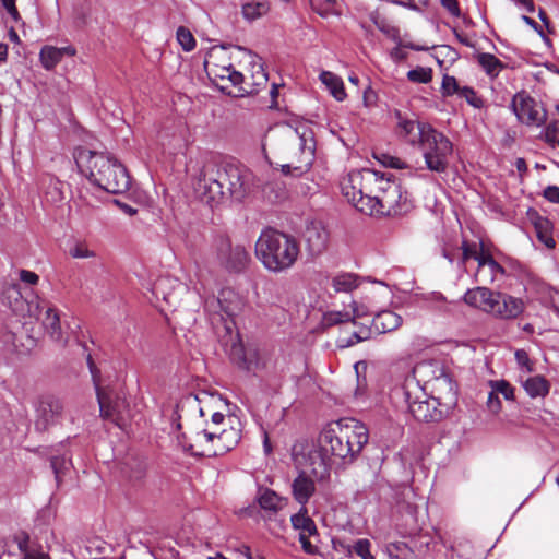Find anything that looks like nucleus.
<instances>
[{
    "instance_id": "nucleus-9",
    "label": "nucleus",
    "mask_w": 559,
    "mask_h": 559,
    "mask_svg": "<svg viewBox=\"0 0 559 559\" xmlns=\"http://www.w3.org/2000/svg\"><path fill=\"white\" fill-rule=\"evenodd\" d=\"M403 394L408 406L409 414L415 420L420 423H433L441 420L443 413L439 409V401L437 399L412 400L407 386H404Z\"/></svg>"
},
{
    "instance_id": "nucleus-18",
    "label": "nucleus",
    "mask_w": 559,
    "mask_h": 559,
    "mask_svg": "<svg viewBox=\"0 0 559 559\" xmlns=\"http://www.w3.org/2000/svg\"><path fill=\"white\" fill-rule=\"evenodd\" d=\"M95 390L102 417L117 423L120 418L124 401L119 397H112L111 394L106 393L100 386H97Z\"/></svg>"
},
{
    "instance_id": "nucleus-61",
    "label": "nucleus",
    "mask_w": 559,
    "mask_h": 559,
    "mask_svg": "<svg viewBox=\"0 0 559 559\" xmlns=\"http://www.w3.org/2000/svg\"><path fill=\"white\" fill-rule=\"evenodd\" d=\"M441 5L453 16H461V9L457 0H441Z\"/></svg>"
},
{
    "instance_id": "nucleus-33",
    "label": "nucleus",
    "mask_w": 559,
    "mask_h": 559,
    "mask_svg": "<svg viewBox=\"0 0 559 559\" xmlns=\"http://www.w3.org/2000/svg\"><path fill=\"white\" fill-rule=\"evenodd\" d=\"M258 502L263 510L276 512L281 509V497L272 489L260 490Z\"/></svg>"
},
{
    "instance_id": "nucleus-51",
    "label": "nucleus",
    "mask_w": 559,
    "mask_h": 559,
    "mask_svg": "<svg viewBox=\"0 0 559 559\" xmlns=\"http://www.w3.org/2000/svg\"><path fill=\"white\" fill-rule=\"evenodd\" d=\"M558 122L557 121H551L549 122L544 131H543V134H542V139L547 143L549 144L551 147H555L556 145V142L558 139V134H559V128H558Z\"/></svg>"
},
{
    "instance_id": "nucleus-59",
    "label": "nucleus",
    "mask_w": 559,
    "mask_h": 559,
    "mask_svg": "<svg viewBox=\"0 0 559 559\" xmlns=\"http://www.w3.org/2000/svg\"><path fill=\"white\" fill-rule=\"evenodd\" d=\"M514 356L520 367H524L527 369V371H532L531 360L526 350L516 349Z\"/></svg>"
},
{
    "instance_id": "nucleus-44",
    "label": "nucleus",
    "mask_w": 559,
    "mask_h": 559,
    "mask_svg": "<svg viewBox=\"0 0 559 559\" xmlns=\"http://www.w3.org/2000/svg\"><path fill=\"white\" fill-rule=\"evenodd\" d=\"M400 183L395 180L394 175L389 173H381L378 171V180L377 182H373V186H376L377 193L376 194H383L384 191L390 190L389 186H399Z\"/></svg>"
},
{
    "instance_id": "nucleus-3",
    "label": "nucleus",
    "mask_w": 559,
    "mask_h": 559,
    "mask_svg": "<svg viewBox=\"0 0 559 559\" xmlns=\"http://www.w3.org/2000/svg\"><path fill=\"white\" fill-rule=\"evenodd\" d=\"M368 440V429L362 424L353 428L342 427L338 423L325 427L319 435L317 450L324 473H329L333 460L353 463Z\"/></svg>"
},
{
    "instance_id": "nucleus-16",
    "label": "nucleus",
    "mask_w": 559,
    "mask_h": 559,
    "mask_svg": "<svg viewBox=\"0 0 559 559\" xmlns=\"http://www.w3.org/2000/svg\"><path fill=\"white\" fill-rule=\"evenodd\" d=\"M498 293L499 292H493L487 287L477 286L467 289L463 296V300L466 305L491 314Z\"/></svg>"
},
{
    "instance_id": "nucleus-47",
    "label": "nucleus",
    "mask_w": 559,
    "mask_h": 559,
    "mask_svg": "<svg viewBox=\"0 0 559 559\" xmlns=\"http://www.w3.org/2000/svg\"><path fill=\"white\" fill-rule=\"evenodd\" d=\"M490 385L497 392L498 395L501 394L507 401L514 400V388L508 381H490Z\"/></svg>"
},
{
    "instance_id": "nucleus-32",
    "label": "nucleus",
    "mask_w": 559,
    "mask_h": 559,
    "mask_svg": "<svg viewBox=\"0 0 559 559\" xmlns=\"http://www.w3.org/2000/svg\"><path fill=\"white\" fill-rule=\"evenodd\" d=\"M371 542L367 538H359L355 540L352 545H347L345 547L346 549V556L353 557L356 555L357 557L361 559H376L374 556L371 554Z\"/></svg>"
},
{
    "instance_id": "nucleus-22",
    "label": "nucleus",
    "mask_w": 559,
    "mask_h": 559,
    "mask_svg": "<svg viewBox=\"0 0 559 559\" xmlns=\"http://www.w3.org/2000/svg\"><path fill=\"white\" fill-rule=\"evenodd\" d=\"M285 361L276 359L274 361L273 370H266L265 374L261 378V386L269 394H277L284 383Z\"/></svg>"
},
{
    "instance_id": "nucleus-6",
    "label": "nucleus",
    "mask_w": 559,
    "mask_h": 559,
    "mask_svg": "<svg viewBox=\"0 0 559 559\" xmlns=\"http://www.w3.org/2000/svg\"><path fill=\"white\" fill-rule=\"evenodd\" d=\"M299 138L300 155L296 163L283 164L281 171L284 176L300 177L310 170L316 158V140L311 128L301 126L295 129Z\"/></svg>"
},
{
    "instance_id": "nucleus-48",
    "label": "nucleus",
    "mask_w": 559,
    "mask_h": 559,
    "mask_svg": "<svg viewBox=\"0 0 559 559\" xmlns=\"http://www.w3.org/2000/svg\"><path fill=\"white\" fill-rule=\"evenodd\" d=\"M373 157L378 159L384 167L393 169H403L406 167L405 163L402 159L386 153H374Z\"/></svg>"
},
{
    "instance_id": "nucleus-60",
    "label": "nucleus",
    "mask_w": 559,
    "mask_h": 559,
    "mask_svg": "<svg viewBox=\"0 0 559 559\" xmlns=\"http://www.w3.org/2000/svg\"><path fill=\"white\" fill-rule=\"evenodd\" d=\"M487 406L492 413H498L501 409V401L493 389L488 394Z\"/></svg>"
},
{
    "instance_id": "nucleus-38",
    "label": "nucleus",
    "mask_w": 559,
    "mask_h": 559,
    "mask_svg": "<svg viewBox=\"0 0 559 559\" xmlns=\"http://www.w3.org/2000/svg\"><path fill=\"white\" fill-rule=\"evenodd\" d=\"M380 31L384 33L389 38H391L397 46H404V48H408L415 51H425L428 49L425 46L416 45L413 43L403 44L400 36V29L395 26L380 27Z\"/></svg>"
},
{
    "instance_id": "nucleus-1",
    "label": "nucleus",
    "mask_w": 559,
    "mask_h": 559,
    "mask_svg": "<svg viewBox=\"0 0 559 559\" xmlns=\"http://www.w3.org/2000/svg\"><path fill=\"white\" fill-rule=\"evenodd\" d=\"M251 173L236 163H206L199 173L195 191L210 206L224 199L242 202L250 192Z\"/></svg>"
},
{
    "instance_id": "nucleus-34",
    "label": "nucleus",
    "mask_w": 559,
    "mask_h": 559,
    "mask_svg": "<svg viewBox=\"0 0 559 559\" xmlns=\"http://www.w3.org/2000/svg\"><path fill=\"white\" fill-rule=\"evenodd\" d=\"M332 286L337 293H349L358 287L357 276L350 273H344L332 280Z\"/></svg>"
},
{
    "instance_id": "nucleus-52",
    "label": "nucleus",
    "mask_w": 559,
    "mask_h": 559,
    "mask_svg": "<svg viewBox=\"0 0 559 559\" xmlns=\"http://www.w3.org/2000/svg\"><path fill=\"white\" fill-rule=\"evenodd\" d=\"M223 71L227 74H219L222 80L227 78L235 87H238V90L242 87L241 84L245 81V76L241 72L235 70L231 64H229L227 68H223Z\"/></svg>"
},
{
    "instance_id": "nucleus-7",
    "label": "nucleus",
    "mask_w": 559,
    "mask_h": 559,
    "mask_svg": "<svg viewBox=\"0 0 559 559\" xmlns=\"http://www.w3.org/2000/svg\"><path fill=\"white\" fill-rule=\"evenodd\" d=\"M510 109L521 123L535 127L546 124L547 110L524 90L513 95Z\"/></svg>"
},
{
    "instance_id": "nucleus-58",
    "label": "nucleus",
    "mask_w": 559,
    "mask_h": 559,
    "mask_svg": "<svg viewBox=\"0 0 559 559\" xmlns=\"http://www.w3.org/2000/svg\"><path fill=\"white\" fill-rule=\"evenodd\" d=\"M205 307L207 309H213L215 312L217 309H219L221 312L224 314L230 317L233 312L228 309V307H225L221 300V298H212L211 300H207L205 304Z\"/></svg>"
},
{
    "instance_id": "nucleus-36",
    "label": "nucleus",
    "mask_w": 559,
    "mask_h": 559,
    "mask_svg": "<svg viewBox=\"0 0 559 559\" xmlns=\"http://www.w3.org/2000/svg\"><path fill=\"white\" fill-rule=\"evenodd\" d=\"M412 209L413 204L412 201L408 199L407 191L401 188L396 197L394 209H390L388 216H400L408 213Z\"/></svg>"
},
{
    "instance_id": "nucleus-2",
    "label": "nucleus",
    "mask_w": 559,
    "mask_h": 559,
    "mask_svg": "<svg viewBox=\"0 0 559 559\" xmlns=\"http://www.w3.org/2000/svg\"><path fill=\"white\" fill-rule=\"evenodd\" d=\"M74 158L80 171L92 185L111 194L129 190L131 179L128 170L111 154L80 147Z\"/></svg>"
},
{
    "instance_id": "nucleus-20",
    "label": "nucleus",
    "mask_w": 559,
    "mask_h": 559,
    "mask_svg": "<svg viewBox=\"0 0 559 559\" xmlns=\"http://www.w3.org/2000/svg\"><path fill=\"white\" fill-rule=\"evenodd\" d=\"M13 542L17 545L23 559H49L48 555L43 551L41 546L32 540L29 534L25 531L15 533Z\"/></svg>"
},
{
    "instance_id": "nucleus-19",
    "label": "nucleus",
    "mask_w": 559,
    "mask_h": 559,
    "mask_svg": "<svg viewBox=\"0 0 559 559\" xmlns=\"http://www.w3.org/2000/svg\"><path fill=\"white\" fill-rule=\"evenodd\" d=\"M314 492V480L304 471H301L292 484V493L295 501L298 502L301 507H306Z\"/></svg>"
},
{
    "instance_id": "nucleus-42",
    "label": "nucleus",
    "mask_w": 559,
    "mask_h": 559,
    "mask_svg": "<svg viewBox=\"0 0 559 559\" xmlns=\"http://www.w3.org/2000/svg\"><path fill=\"white\" fill-rule=\"evenodd\" d=\"M15 349V334L7 328L0 326V355L13 353Z\"/></svg>"
},
{
    "instance_id": "nucleus-14",
    "label": "nucleus",
    "mask_w": 559,
    "mask_h": 559,
    "mask_svg": "<svg viewBox=\"0 0 559 559\" xmlns=\"http://www.w3.org/2000/svg\"><path fill=\"white\" fill-rule=\"evenodd\" d=\"M524 309L525 304L521 298L499 292L491 314L502 320H512L519 318Z\"/></svg>"
},
{
    "instance_id": "nucleus-23",
    "label": "nucleus",
    "mask_w": 559,
    "mask_h": 559,
    "mask_svg": "<svg viewBox=\"0 0 559 559\" xmlns=\"http://www.w3.org/2000/svg\"><path fill=\"white\" fill-rule=\"evenodd\" d=\"M290 523L299 534L319 535L316 522L308 515L307 507H300L299 511L290 516Z\"/></svg>"
},
{
    "instance_id": "nucleus-10",
    "label": "nucleus",
    "mask_w": 559,
    "mask_h": 559,
    "mask_svg": "<svg viewBox=\"0 0 559 559\" xmlns=\"http://www.w3.org/2000/svg\"><path fill=\"white\" fill-rule=\"evenodd\" d=\"M63 404L58 397L53 395L40 397L36 407L35 429L44 432L56 425L61 418Z\"/></svg>"
},
{
    "instance_id": "nucleus-55",
    "label": "nucleus",
    "mask_w": 559,
    "mask_h": 559,
    "mask_svg": "<svg viewBox=\"0 0 559 559\" xmlns=\"http://www.w3.org/2000/svg\"><path fill=\"white\" fill-rule=\"evenodd\" d=\"M475 255H477L476 243L469 245L467 241L464 240L462 242V255H461V259H460L459 263L462 266H464L465 262L468 259H474L475 260Z\"/></svg>"
},
{
    "instance_id": "nucleus-41",
    "label": "nucleus",
    "mask_w": 559,
    "mask_h": 559,
    "mask_svg": "<svg viewBox=\"0 0 559 559\" xmlns=\"http://www.w3.org/2000/svg\"><path fill=\"white\" fill-rule=\"evenodd\" d=\"M176 37L178 40V44L181 46V48L189 52L192 51L195 48V39L192 35V33L185 26H179L176 32Z\"/></svg>"
},
{
    "instance_id": "nucleus-43",
    "label": "nucleus",
    "mask_w": 559,
    "mask_h": 559,
    "mask_svg": "<svg viewBox=\"0 0 559 559\" xmlns=\"http://www.w3.org/2000/svg\"><path fill=\"white\" fill-rule=\"evenodd\" d=\"M406 76L413 83L427 84L432 80V69L416 67L415 69L409 70Z\"/></svg>"
},
{
    "instance_id": "nucleus-27",
    "label": "nucleus",
    "mask_w": 559,
    "mask_h": 559,
    "mask_svg": "<svg viewBox=\"0 0 559 559\" xmlns=\"http://www.w3.org/2000/svg\"><path fill=\"white\" fill-rule=\"evenodd\" d=\"M319 78L337 102H343L346 98L344 82L338 75L330 71H322Z\"/></svg>"
},
{
    "instance_id": "nucleus-24",
    "label": "nucleus",
    "mask_w": 559,
    "mask_h": 559,
    "mask_svg": "<svg viewBox=\"0 0 559 559\" xmlns=\"http://www.w3.org/2000/svg\"><path fill=\"white\" fill-rule=\"evenodd\" d=\"M522 386L531 399L546 397L550 391V382L540 374L527 378Z\"/></svg>"
},
{
    "instance_id": "nucleus-13",
    "label": "nucleus",
    "mask_w": 559,
    "mask_h": 559,
    "mask_svg": "<svg viewBox=\"0 0 559 559\" xmlns=\"http://www.w3.org/2000/svg\"><path fill=\"white\" fill-rule=\"evenodd\" d=\"M304 238L308 252L311 255H319L328 247L329 231L321 222L312 221L307 224Z\"/></svg>"
},
{
    "instance_id": "nucleus-45",
    "label": "nucleus",
    "mask_w": 559,
    "mask_h": 559,
    "mask_svg": "<svg viewBox=\"0 0 559 559\" xmlns=\"http://www.w3.org/2000/svg\"><path fill=\"white\" fill-rule=\"evenodd\" d=\"M462 87L459 85L456 79L452 75L444 74L441 83V94L444 97L452 96L461 93Z\"/></svg>"
},
{
    "instance_id": "nucleus-12",
    "label": "nucleus",
    "mask_w": 559,
    "mask_h": 559,
    "mask_svg": "<svg viewBox=\"0 0 559 559\" xmlns=\"http://www.w3.org/2000/svg\"><path fill=\"white\" fill-rule=\"evenodd\" d=\"M230 360L239 369L247 372H255L257 370H266V364L262 361L258 350H247L241 344H234L230 350Z\"/></svg>"
},
{
    "instance_id": "nucleus-8",
    "label": "nucleus",
    "mask_w": 559,
    "mask_h": 559,
    "mask_svg": "<svg viewBox=\"0 0 559 559\" xmlns=\"http://www.w3.org/2000/svg\"><path fill=\"white\" fill-rule=\"evenodd\" d=\"M217 259L228 272L240 273L250 262V254L243 246H231L228 238H221L217 243Z\"/></svg>"
},
{
    "instance_id": "nucleus-63",
    "label": "nucleus",
    "mask_w": 559,
    "mask_h": 559,
    "mask_svg": "<svg viewBox=\"0 0 559 559\" xmlns=\"http://www.w3.org/2000/svg\"><path fill=\"white\" fill-rule=\"evenodd\" d=\"M19 277L20 281L28 285H36L39 282V276L35 272L28 270H21L19 272Z\"/></svg>"
},
{
    "instance_id": "nucleus-40",
    "label": "nucleus",
    "mask_w": 559,
    "mask_h": 559,
    "mask_svg": "<svg viewBox=\"0 0 559 559\" xmlns=\"http://www.w3.org/2000/svg\"><path fill=\"white\" fill-rule=\"evenodd\" d=\"M390 559H411L413 550L404 542L390 543L386 547Z\"/></svg>"
},
{
    "instance_id": "nucleus-25",
    "label": "nucleus",
    "mask_w": 559,
    "mask_h": 559,
    "mask_svg": "<svg viewBox=\"0 0 559 559\" xmlns=\"http://www.w3.org/2000/svg\"><path fill=\"white\" fill-rule=\"evenodd\" d=\"M402 321V317L395 312L383 310L373 318L372 324L379 333H388L396 330Z\"/></svg>"
},
{
    "instance_id": "nucleus-53",
    "label": "nucleus",
    "mask_w": 559,
    "mask_h": 559,
    "mask_svg": "<svg viewBox=\"0 0 559 559\" xmlns=\"http://www.w3.org/2000/svg\"><path fill=\"white\" fill-rule=\"evenodd\" d=\"M177 440H178L179 445H181L185 453H187L191 456H194V457H204L205 456L204 452H195L193 450V444L187 442L186 433H183V432L178 433Z\"/></svg>"
},
{
    "instance_id": "nucleus-26",
    "label": "nucleus",
    "mask_w": 559,
    "mask_h": 559,
    "mask_svg": "<svg viewBox=\"0 0 559 559\" xmlns=\"http://www.w3.org/2000/svg\"><path fill=\"white\" fill-rule=\"evenodd\" d=\"M1 301L13 312L22 310L24 306V299L22 297L20 284L11 283L4 285L1 292Z\"/></svg>"
},
{
    "instance_id": "nucleus-56",
    "label": "nucleus",
    "mask_w": 559,
    "mask_h": 559,
    "mask_svg": "<svg viewBox=\"0 0 559 559\" xmlns=\"http://www.w3.org/2000/svg\"><path fill=\"white\" fill-rule=\"evenodd\" d=\"M86 364H87L90 373L92 376V380H93L94 386H95V389H97V386H100L99 385L100 370L97 368V366L94 362L93 357H92L91 354H87V356H86Z\"/></svg>"
},
{
    "instance_id": "nucleus-39",
    "label": "nucleus",
    "mask_w": 559,
    "mask_h": 559,
    "mask_svg": "<svg viewBox=\"0 0 559 559\" xmlns=\"http://www.w3.org/2000/svg\"><path fill=\"white\" fill-rule=\"evenodd\" d=\"M201 433L204 435V437H205L207 442H213L215 440L216 441H222L227 435H233V440H231L230 444H224L223 445V449L225 451L231 450L234 448V445L240 439V436H239L238 431H236L234 429L223 430L221 433L210 432V431L204 429Z\"/></svg>"
},
{
    "instance_id": "nucleus-17",
    "label": "nucleus",
    "mask_w": 559,
    "mask_h": 559,
    "mask_svg": "<svg viewBox=\"0 0 559 559\" xmlns=\"http://www.w3.org/2000/svg\"><path fill=\"white\" fill-rule=\"evenodd\" d=\"M527 215L534 226L538 241L548 249L555 248L556 241L552 236L554 225L550 219L532 209L528 210Z\"/></svg>"
},
{
    "instance_id": "nucleus-31",
    "label": "nucleus",
    "mask_w": 559,
    "mask_h": 559,
    "mask_svg": "<svg viewBox=\"0 0 559 559\" xmlns=\"http://www.w3.org/2000/svg\"><path fill=\"white\" fill-rule=\"evenodd\" d=\"M357 318H361V314L358 312V305L356 301L352 302V312L334 311V312H329L325 316V320L330 325H335V324L345 323V322H353L354 324H356Z\"/></svg>"
},
{
    "instance_id": "nucleus-11",
    "label": "nucleus",
    "mask_w": 559,
    "mask_h": 559,
    "mask_svg": "<svg viewBox=\"0 0 559 559\" xmlns=\"http://www.w3.org/2000/svg\"><path fill=\"white\" fill-rule=\"evenodd\" d=\"M350 182L359 190L358 204L356 209L360 211V206H369L368 197H373V182L378 180V170L365 168L362 170H353L349 174Z\"/></svg>"
},
{
    "instance_id": "nucleus-49",
    "label": "nucleus",
    "mask_w": 559,
    "mask_h": 559,
    "mask_svg": "<svg viewBox=\"0 0 559 559\" xmlns=\"http://www.w3.org/2000/svg\"><path fill=\"white\" fill-rule=\"evenodd\" d=\"M461 97H464L468 105L474 108H481L484 106V100L479 97L476 91L471 86H463L461 93H459Z\"/></svg>"
},
{
    "instance_id": "nucleus-54",
    "label": "nucleus",
    "mask_w": 559,
    "mask_h": 559,
    "mask_svg": "<svg viewBox=\"0 0 559 559\" xmlns=\"http://www.w3.org/2000/svg\"><path fill=\"white\" fill-rule=\"evenodd\" d=\"M69 254L74 259H87L95 257V252L90 250L84 245H75L69 250Z\"/></svg>"
},
{
    "instance_id": "nucleus-30",
    "label": "nucleus",
    "mask_w": 559,
    "mask_h": 559,
    "mask_svg": "<svg viewBox=\"0 0 559 559\" xmlns=\"http://www.w3.org/2000/svg\"><path fill=\"white\" fill-rule=\"evenodd\" d=\"M395 117L397 119V128L399 133L403 136L408 143L409 140L418 139V130L417 124L421 123L420 121H415L413 119H408L402 116L400 111L395 112Z\"/></svg>"
},
{
    "instance_id": "nucleus-57",
    "label": "nucleus",
    "mask_w": 559,
    "mask_h": 559,
    "mask_svg": "<svg viewBox=\"0 0 559 559\" xmlns=\"http://www.w3.org/2000/svg\"><path fill=\"white\" fill-rule=\"evenodd\" d=\"M310 536L311 535L299 534L298 540L301 545L302 550L306 554L316 555V554H318L319 550H318V547L309 540Z\"/></svg>"
},
{
    "instance_id": "nucleus-50",
    "label": "nucleus",
    "mask_w": 559,
    "mask_h": 559,
    "mask_svg": "<svg viewBox=\"0 0 559 559\" xmlns=\"http://www.w3.org/2000/svg\"><path fill=\"white\" fill-rule=\"evenodd\" d=\"M342 191L348 202H350L356 207V204H358L359 190L353 182H350L349 176L342 182Z\"/></svg>"
},
{
    "instance_id": "nucleus-64",
    "label": "nucleus",
    "mask_w": 559,
    "mask_h": 559,
    "mask_svg": "<svg viewBox=\"0 0 559 559\" xmlns=\"http://www.w3.org/2000/svg\"><path fill=\"white\" fill-rule=\"evenodd\" d=\"M2 5L13 21L19 22L21 20V15L15 5V0H5L4 2H2Z\"/></svg>"
},
{
    "instance_id": "nucleus-15",
    "label": "nucleus",
    "mask_w": 559,
    "mask_h": 559,
    "mask_svg": "<svg viewBox=\"0 0 559 559\" xmlns=\"http://www.w3.org/2000/svg\"><path fill=\"white\" fill-rule=\"evenodd\" d=\"M390 190L384 191L383 194H374L368 197L369 206H360V212L365 214H381L388 215L390 209H394L396 197L402 186H389Z\"/></svg>"
},
{
    "instance_id": "nucleus-62",
    "label": "nucleus",
    "mask_w": 559,
    "mask_h": 559,
    "mask_svg": "<svg viewBox=\"0 0 559 559\" xmlns=\"http://www.w3.org/2000/svg\"><path fill=\"white\" fill-rule=\"evenodd\" d=\"M543 197L550 203L559 204V187L548 186L543 192Z\"/></svg>"
},
{
    "instance_id": "nucleus-46",
    "label": "nucleus",
    "mask_w": 559,
    "mask_h": 559,
    "mask_svg": "<svg viewBox=\"0 0 559 559\" xmlns=\"http://www.w3.org/2000/svg\"><path fill=\"white\" fill-rule=\"evenodd\" d=\"M69 464H71V461L64 455H56L50 459V466L53 471L57 483L60 481L61 475L68 468Z\"/></svg>"
},
{
    "instance_id": "nucleus-29",
    "label": "nucleus",
    "mask_w": 559,
    "mask_h": 559,
    "mask_svg": "<svg viewBox=\"0 0 559 559\" xmlns=\"http://www.w3.org/2000/svg\"><path fill=\"white\" fill-rule=\"evenodd\" d=\"M267 81L269 75L263 67L260 66L259 69L252 74V83L250 87H240L239 93H237L235 96L245 97L248 95L258 94L259 91L266 85Z\"/></svg>"
},
{
    "instance_id": "nucleus-21",
    "label": "nucleus",
    "mask_w": 559,
    "mask_h": 559,
    "mask_svg": "<svg viewBox=\"0 0 559 559\" xmlns=\"http://www.w3.org/2000/svg\"><path fill=\"white\" fill-rule=\"evenodd\" d=\"M41 324L45 332L51 340L66 344L67 340L63 336V330L60 321V314L56 307L49 306L46 308L41 318Z\"/></svg>"
},
{
    "instance_id": "nucleus-37",
    "label": "nucleus",
    "mask_w": 559,
    "mask_h": 559,
    "mask_svg": "<svg viewBox=\"0 0 559 559\" xmlns=\"http://www.w3.org/2000/svg\"><path fill=\"white\" fill-rule=\"evenodd\" d=\"M269 11V5L265 2H251L242 5V15L248 21H254L261 17Z\"/></svg>"
},
{
    "instance_id": "nucleus-4",
    "label": "nucleus",
    "mask_w": 559,
    "mask_h": 559,
    "mask_svg": "<svg viewBox=\"0 0 559 559\" xmlns=\"http://www.w3.org/2000/svg\"><path fill=\"white\" fill-rule=\"evenodd\" d=\"M254 251L264 269L278 274L295 265L300 254V246L295 236L265 227L255 241Z\"/></svg>"
},
{
    "instance_id": "nucleus-35",
    "label": "nucleus",
    "mask_w": 559,
    "mask_h": 559,
    "mask_svg": "<svg viewBox=\"0 0 559 559\" xmlns=\"http://www.w3.org/2000/svg\"><path fill=\"white\" fill-rule=\"evenodd\" d=\"M41 66L46 70H52L60 61V50L58 47L44 46L39 52Z\"/></svg>"
},
{
    "instance_id": "nucleus-5",
    "label": "nucleus",
    "mask_w": 559,
    "mask_h": 559,
    "mask_svg": "<svg viewBox=\"0 0 559 559\" xmlns=\"http://www.w3.org/2000/svg\"><path fill=\"white\" fill-rule=\"evenodd\" d=\"M417 130L418 139L409 140V144L417 146L428 170L437 174L445 173L453 155L452 141L430 123H419Z\"/></svg>"
},
{
    "instance_id": "nucleus-28",
    "label": "nucleus",
    "mask_w": 559,
    "mask_h": 559,
    "mask_svg": "<svg viewBox=\"0 0 559 559\" xmlns=\"http://www.w3.org/2000/svg\"><path fill=\"white\" fill-rule=\"evenodd\" d=\"M476 59L485 73L492 79L497 78L500 71L504 69L503 62L492 53L479 52L477 53Z\"/></svg>"
}]
</instances>
